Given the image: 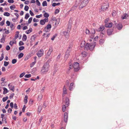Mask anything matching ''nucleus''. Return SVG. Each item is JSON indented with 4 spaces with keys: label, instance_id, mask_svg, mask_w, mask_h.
<instances>
[{
    "label": "nucleus",
    "instance_id": "a18cd8bd",
    "mask_svg": "<svg viewBox=\"0 0 129 129\" xmlns=\"http://www.w3.org/2000/svg\"><path fill=\"white\" fill-rule=\"evenodd\" d=\"M4 54L3 53H2L1 54V56L0 57V61H2L4 58Z\"/></svg>",
    "mask_w": 129,
    "mask_h": 129
},
{
    "label": "nucleus",
    "instance_id": "9d476101",
    "mask_svg": "<svg viewBox=\"0 0 129 129\" xmlns=\"http://www.w3.org/2000/svg\"><path fill=\"white\" fill-rule=\"evenodd\" d=\"M44 51L42 49L40 50L37 53V55L39 57H41L43 55Z\"/></svg>",
    "mask_w": 129,
    "mask_h": 129
},
{
    "label": "nucleus",
    "instance_id": "c85d7f7f",
    "mask_svg": "<svg viewBox=\"0 0 129 129\" xmlns=\"http://www.w3.org/2000/svg\"><path fill=\"white\" fill-rule=\"evenodd\" d=\"M27 37L26 35L23 34V41H25L27 39Z\"/></svg>",
    "mask_w": 129,
    "mask_h": 129
},
{
    "label": "nucleus",
    "instance_id": "ddd939ff",
    "mask_svg": "<svg viewBox=\"0 0 129 129\" xmlns=\"http://www.w3.org/2000/svg\"><path fill=\"white\" fill-rule=\"evenodd\" d=\"M95 33V31L94 29H91V31L90 32V37L91 39H93L94 37V35Z\"/></svg>",
    "mask_w": 129,
    "mask_h": 129
},
{
    "label": "nucleus",
    "instance_id": "39448f33",
    "mask_svg": "<svg viewBox=\"0 0 129 129\" xmlns=\"http://www.w3.org/2000/svg\"><path fill=\"white\" fill-rule=\"evenodd\" d=\"M109 5V3L107 2H106L105 3L103 4L101 8L102 10L105 11L106 10L108 9Z\"/></svg>",
    "mask_w": 129,
    "mask_h": 129
},
{
    "label": "nucleus",
    "instance_id": "052dcab7",
    "mask_svg": "<svg viewBox=\"0 0 129 129\" xmlns=\"http://www.w3.org/2000/svg\"><path fill=\"white\" fill-rule=\"evenodd\" d=\"M61 56V54H59L57 56V61L59 60L60 59Z\"/></svg>",
    "mask_w": 129,
    "mask_h": 129
},
{
    "label": "nucleus",
    "instance_id": "bf43d9fd",
    "mask_svg": "<svg viewBox=\"0 0 129 129\" xmlns=\"http://www.w3.org/2000/svg\"><path fill=\"white\" fill-rule=\"evenodd\" d=\"M36 2L37 5L39 6H40V2H39V0H36Z\"/></svg>",
    "mask_w": 129,
    "mask_h": 129
},
{
    "label": "nucleus",
    "instance_id": "c756f323",
    "mask_svg": "<svg viewBox=\"0 0 129 129\" xmlns=\"http://www.w3.org/2000/svg\"><path fill=\"white\" fill-rule=\"evenodd\" d=\"M44 17H46L45 18H48V17L49 16V15L47 13L45 12L44 14Z\"/></svg>",
    "mask_w": 129,
    "mask_h": 129
},
{
    "label": "nucleus",
    "instance_id": "393cba45",
    "mask_svg": "<svg viewBox=\"0 0 129 129\" xmlns=\"http://www.w3.org/2000/svg\"><path fill=\"white\" fill-rule=\"evenodd\" d=\"M4 90L3 94H6L8 92L7 89L5 87H4L3 88Z\"/></svg>",
    "mask_w": 129,
    "mask_h": 129
},
{
    "label": "nucleus",
    "instance_id": "a211bd4d",
    "mask_svg": "<svg viewBox=\"0 0 129 129\" xmlns=\"http://www.w3.org/2000/svg\"><path fill=\"white\" fill-rule=\"evenodd\" d=\"M128 15L126 14H124L122 16V18L123 19H126L128 17Z\"/></svg>",
    "mask_w": 129,
    "mask_h": 129
},
{
    "label": "nucleus",
    "instance_id": "338daca9",
    "mask_svg": "<svg viewBox=\"0 0 129 129\" xmlns=\"http://www.w3.org/2000/svg\"><path fill=\"white\" fill-rule=\"evenodd\" d=\"M14 95V93H12L11 94L10 96H9V98L10 99H11L12 98H13Z\"/></svg>",
    "mask_w": 129,
    "mask_h": 129
},
{
    "label": "nucleus",
    "instance_id": "3c124183",
    "mask_svg": "<svg viewBox=\"0 0 129 129\" xmlns=\"http://www.w3.org/2000/svg\"><path fill=\"white\" fill-rule=\"evenodd\" d=\"M24 48V47L23 46H20V47L19 48V50H23Z\"/></svg>",
    "mask_w": 129,
    "mask_h": 129
},
{
    "label": "nucleus",
    "instance_id": "37998d69",
    "mask_svg": "<svg viewBox=\"0 0 129 129\" xmlns=\"http://www.w3.org/2000/svg\"><path fill=\"white\" fill-rule=\"evenodd\" d=\"M29 8L27 6H25L24 9L26 11H27Z\"/></svg>",
    "mask_w": 129,
    "mask_h": 129
},
{
    "label": "nucleus",
    "instance_id": "6e6d98bb",
    "mask_svg": "<svg viewBox=\"0 0 129 129\" xmlns=\"http://www.w3.org/2000/svg\"><path fill=\"white\" fill-rule=\"evenodd\" d=\"M31 39L32 41L35 40V37L34 36H33L31 37Z\"/></svg>",
    "mask_w": 129,
    "mask_h": 129
},
{
    "label": "nucleus",
    "instance_id": "5701e85b",
    "mask_svg": "<svg viewBox=\"0 0 129 129\" xmlns=\"http://www.w3.org/2000/svg\"><path fill=\"white\" fill-rule=\"evenodd\" d=\"M28 96L27 95H25L24 99V101L25 104H26L27 102Z\"/></svg>",
    "mask_w": 129,
    "mask_h": 129
},
{
    "label": "nucleus",
    "instance_id": "20e7f679",
    "mask_svg": "<svg viewBox=\"0 0 129 129\" xmlns=\"http://www.w3.org/2000/svg\"><path fill=\"white\" fill-rule=\"evenodd\" d=\"M89 0H82L81 2L79 4V8L82 9L86 6L88 3Z\"/></svg>",
    "mask_w": 129,
    "mask_h": 129
},
{
    "label": "nucleus",
    "instance_id": "412c9836",
    "mask_svg": "<svg viewBox=\"0 0 129 129\" xmlns=\"http://www.w3.org/2000/svg\"><path fill=\"white\" fill-rule=\"evenodd\" d=\"M60 22V19L59 18H58L55 20V25L56 26Z\"/></svg>",
    "mask_w": 129,
    "mask_h": 129
},
{
    "label": "nucleus",
    "instance_id": "dca6fc26",
    "mask_svg": "<svg viewBox=\"0 0 129 129\" xmlns=\"http://www.w3.org/2000/svg\"><path fill=\"white\" fill-rule=\"evenodd\" d=\"M72 44L71 45H70L69 47L67 49L66 53L69 54L72 49Z\"/></svg>",
    "mask_w": 129,
    "mask_h": 129
},
{
    "label": "nucleus",
    "instance_id": "473e14b6",
    "mask_svg": "<svg viewBox=\"0 0 129 129\" xmlns=\"http://www.w3.org/2000/svg\"><path fill=\"white\" fill-rule=\"evenodd\" d=\"M6 117H5L3 118H2V121H3V122H4L5 124L7 122L6 121Z\"/></svg>",
    "mask_w": 129,
    "mask_h": 129
},
{
    "label": "nucleus",
    "instance_id": "79ce46f5",
    "mask_svg": "<svg viewBox=\"0 0 129 129\" xmlns=\"http://www.w3.org/2000/svg\"><path fill=\"white\" fill-rule=\"evenodd\" d=\"M15 8V6L14 5L11 6L10 7V9L12 10H13Z\"/></svg>",
    "mask_w": 129,
    "mask_h": 129
},
{
    "label": "nucleus",
    "instance_id": "6e6552de",
    "mask_svg": "<svg viewBox=\"0 0 129 129\" xmlns=\"http://www.w3.org/2000/svg\"><path fill=\"white\" fill-rule=\"evenodd\" d=\"M115 22V21H114V24L116 26V27L118 29H121L122 28V24L120 23L117 24V23H116Z\"/></svg>",
    "mask_w": 129,
    "mask_h": 129
},
{
    "label": "nucleus",
    "instance_id": "f3484780",
    "mask_svg": "<svg viewBox=\"0 0 129 129\" xmlns=\"http://www.w3.org/2000/svg\"><path fill=\"white\" fill-rule=\"evenodd\" d=\"M112 25V23H106L105 24V26L107 27H111Z\"/></svg>",
    "mask_w": 129,
    "mask_h": 129
},
{
    "label": "nucleus",
    "instance_id": "864d4df0",
    "mask_svg": "<svg viewBox=\"0 0 129 129\" xmlns=\"http://www.w3.org/2000/svg\"><path fill=\"white\" fill-rule=\"evenodd\" d=\"M25 74V73L24 72L23 73H21L19 77L20 78L22 77Z\"/></svg>",
    "mask_w": 129,
    "mask_h": 129
},
{
    "label": "nucleus",
    "instance_id": "6ab92c4d",
    "mask_svg": "<svg viewBox=\"0 0 129 129\" xmlns=\"http://www.w3.org/2000/svg\"><path fill=\"white\" fill-rule=\"evenodd\" d=\"M104 26H101L99 28L97 29V30L99 31H102L104 29Z\"/></svg>",
    "mask_w": 129,
    "mask_h": 129
},
{
    "label": "nucleus",
    "instance_id": "f03ea898",
    "mask_svg": "<svg viewBox=\"0 0 129 129\" xmlns=\"http://www.w3.org/2000/svg\"><path fill=\"white\" fill-rule=\"evenodd\" d=\"M49 67V66L48 63H46L45 64L41 70V73L43 74H46L48 71Z\"/></svg>",
    "mask_w": 129,
    "mask_h": 129
},
{
    "label": "nucleus",
    "instance_id": "58836bf2",
    "mask_svg": "<svg viewBox=\"0 0 129 129\" xmlns=\"http://www.w3.org/2000/svg\"><path fill=\"white\" fill-rule=\"evenodd\" d=\"M42 109V107L41 106H39L38 108V111L39 113L40 112Z\"/></svg>",
    "mask_w": 129,
    "mask_h": 129
},
{
    "label": "nucleus",
    "instance_id": "69168bd1",
    "mask_svg": "<svg viewBox=\"0 0 129 129\" xmlns=\"http://www.w3.org/2000/svg\"><path fill=\"white\" fill-rule=\"evenodd\" d=\"M12 110L11 109V108H9L8 109V113H11L12 111Z\"/></svg>",
    "mask_w": 129,
    "mask_h": 129
},
{
    "label": "nucleus",
    "instance_id": "7c9ffc66",
    "mask_svg": "<svg viewBox=\"0 0 129 129\" xmlns=\"http://www.w3.org/2000/svg\"><path fill=\"white\" fill-rule=\"evenodd\" d=\"M85 33H86V34L89 35L90 36V32L89 30L87 29H86V30Z\"/></svg>",
    "mask_w": 129,
    "mask_h": 129
},
{
    "label": "nucleus",
    "instance_id": "bb28decb",
    "mask_svg": "<svg viewBox=\"0 0 129 129\" xmlns=\"http://www.w3.org/2000/svg\"><path fill=\"white\" fill-rule=\"evenodd\" d=\"M19 34V31H17L16 32V34H15V36L14 37L15 40L18 37Z\"/></svg>",
    "mask_w": 129,
    "mask_h": 129
},
{
    "label": "nucleus",
    "instance_id": "7ed1b4c3",
    "mask_svg": "<svg viewBox=\"0 0 129 129\" xmlns=\"http://www.w3.org/2000/svg\"><path fill=\"white\" fill-rule=\"evenodd\" d=\"M65 104L63 105L62 107V110L63 112H64L66 110V107L68 106L69 105V100L68 98H66L64 101Z\"/></svg>",
    "mask_w": 129,
    "mask_h": 129
},
{
    "label": "nucleus",
    "instance_id": "aec40b11",
    "mask_svg": "<svg viewBox=\"0 0 129 129\" xmlns=\"http://www.w3.org/2000/svg\"><path fill=\"white\" fill-rule=\"evenodd\" d=\"M33 31L32 29L31 28H30L29 29L26 30L25 31V33L26 34H29L31 32Z\"/></svg>",
    "mask_w": 129,
    "mask_h": 129
},
{
    "label": "nucleus",
    "instance_id": "4c0bfd02",
    "mask_svg": "<svg viewBox=\"0 0 129 129\" xmlns=\"http://www.w3.org/2000/svg\"><path fill=\"white\" fill-rule=\"evenodd\" d=\"M8 98V96L4 97L3 98V102H5L7 100Z\"/></svg>",
    "mask_w": 129,
    "mask_h": 129
},
{
    "label": "nucleus",
    "instance_id": "e433bc0d",
    "mask_svg": "<svg viewBox=\"0 0 129 129\" xmlns=\"http://www.w3.org/2000/svg\"><path fill=\"white\" fill-rule=\"evenodd\" d=\"M4 15L5 16H9L10 15V14L8 12H5L4 13Z\"/></svg>",
    "mask_w": 129,
    "mask_h": 129
},
{
    "label": "nucleus",
    "instance_id": "8fccbe9b",
    "mask_svg": "<svg viewBox=\"0 0 129 129\" xmlns=\"http://www.w3.org/2000/svg\"><path fill=\"white\" fill-rule=\"evenodd\" d=\"M69 55V53H66V54L65 55V58L66 59H67Z\"/></svg>",
    "mask_w": 129,
    "mask_h": 129
},
{
    "label": "nucleus",
    "instance_id": "cd10ccee",
    "mask_svg": "<svg viewBox=\"0 0 129 129\" xmlns=\"http://www.w3.org/2000/svg\"><path fill=\"white\" fill-rule=\"evenodd\" d=\"M42 98V94H40L38 96V100L40 101L41 100Z\"/></svg>",
    "mask_w": 129,
    "mask_h": 129
},
{
    "label": "nucleus",
    "instance_id": "de8ad7c7",
    "mask_svg": "<svg viewBox=\"0 0 129 129\" xmlns=\"http://www.w3.org/2000/svg\"><path fill=\"white\" fill-rule=\"evenodd\" d=\"M33 19L32 17H30L28 19V24L31 23Z\"/></svg>",
    "mask_w": 129,
    "mask_h": 129
},
{
    "label": "nucleus",
    "instance_id": "774afa93",
    "mask_svg": "<svg viewBox=\"0 0 129 129\" xmlns=\"http://www.w3.org/2000/svg\"><path fill=\"white\" fill-rule=\"evenodd\" d=\"M59 12V10L58 9H56L55 10V13L56 14L58 13Z\"/></svg>",
    "mask_w": 129,
    "mask_h": 129
},
{
    "label": "nucleus",
    "instance_id": "e2e57ef3",
    "mask_svg": "<svg viewBox=\"0 0 129 129\" xmlns=\"http://www.w3.org/2000/svg\"><path fill=\"white\" fill-rule=\"evenodd\" d=\"M10 49V47L9 45L7 46L6 47V49L8 51Z\"/></svg>",
    "mask_w": 129,
    "mask_h": 129
},
{
    "label": "nucleus",
    "instance_id": "b1692460",
    "mask_svg": "<svg viewBox=\"0 0 129 129\" xmlns=\"http://www.w3.org/2000/svg\"><path fill=\"white\" fill-rule=\"evenodd\" d=\"M107 31L108 35H110L112 34V29H109L107 30Z\"/></svg>",
    "mask_w": 129,
    "mask_h": 129
},
{
    "label": "nucleus",
    "instance_id": "ea45409f",
    "mask_svg": "<svg viewBox=\"0 0 129 129\" xmlns=\"http://www.w3.org/2000/svg\"><path fill=\"white\" fill-rule=\"evenodd\" d=\"M60 4V3H54L52 4V6L53 7H55L56 6L59 5Z\"/></svg>",
    "mask_w": 129,
    "mask_h": 129
},
{
    "label": "nucleus",
    "instance_id": "5fc2aeb1",
    "mask_svg": "<svg viewBox=\"0 0 129 129\" xmlns=\"http://www.w3.org/2000/svg\"><path fill=\"white\" fill-rule=\"evenodd\" d=\"M104 42V40L103 39H101L99 41L100 43L101 44H102Z\"/></svg>",
    "mask_w": 129,
    "mask_h": 129
},
{
    "label": "nucleus",
    "instance_id": "c03bdc74",
    "mask_svg": "<svg viewBox=\"0 0 129 129\" xmlns=\"http://www.w3.org/2000/svg\"><path fill=\"white\" fill-rule=\"evenodd\" d=\"M17 60L16 59H13L12 60V64H14L15 63L17 62Z\"/></svg>",
    "mask_w": 129,
    "mask_h": 129
},
{
    "label": "nucleus",
    "instance_id": "2f4dec72",
    "mask_svg": "<svg viewBox=\"0 0 129 129\" xmlns=\"http://www.w3.org/2000/svg\"><path fill=\"white\" fill-rule=\"evenodd\" d=\"M8 86L9 87V88L11 90L13 91H14V86H11L9 84L8 85Z\"/></svg>",
    "mask_w": 129,
    "mask_h": 129
},
{
    "label": "nucleus",
    "instance_id": "0e129e2a",
    "mask_svg": "<svg viewBox=\"0 0 129 129\" xmlns=\"http://www.w3.org/2000/svg\"><path fill=\"white\" fill-rule=\"evenodd\" d=\"M6 23L8 26H9L10 25V23L9 21H6Z\"/></svg>",
    "mask_w": 129,
    "mask_h": 129
},
{
    "label": "nucleus",
    "instance_id": "49530a36",
    "mask_svg": "<svg viewBox=\"0 0 129 129\" xmlns=\"http://www.w3.org/2000/svg\"><path fill=\"white\" fill-rule=\"evenodd\" d=\"M31 77V75L30 74H26L24 76V77L26 78H29Z\"/></svg>",
    "mask_w": 129,
    "mask_h": 129
},
{
    "label": "nucleus",
    "instance_id": "1a4fd4ad",
    "mask_svg": "<svg viewBox=\"0 0 129 129\" xmlns=\"http://www.w3.org/2000/svg\"><path fill=\"white\" fill-rule=\"evenodd\" d=\"M67 93V89L65 87V86L64 85L63 89V93L62 96L63 97H63L65 96V95Z\"/></svg>",
    "mask_w": 129,
    "mask_h": 129
},
{
    "label": "nucleus",
    "instance_id": "c9c22d12",
    "mask_svg": "<svg viewBox=\"0 0 129 129\" xmlns=\"http://www.w3.org/2000/svg\"><path fill=\"white\" fill-rule=\"evenodd\" d=\"M23 55V54L22 53H20L18 56L19 58H22Z\"/></svg>",
    "mask_w": 129,
    "mask_h": 129
},
{
    "label": "nucleus",
    "instance_id": "9b49d317",
    "mask_svg": "<svg viewBox=\"0 0 129 129\" xmlns=\"http://www.w3.org/2000/svg\"><path fill=\"white\" fill-rule=\"evenodd\" d=\"M53 51V49L52 47L49 48L48 52L46 55V57L48 58L50 56L51 54V53Z\"/></svg>",
    "mask_w": 129,
    "mask_h": 129
},
{
    "label": "nucleus",
    "instance_id": "680f3d73",
    "mask_svg": "<svg viewBox=\"0 0 129 129\" xmlns=\"http://www.w3.org/2000/svg\"><path fill=\"white\" fill-rule=\"evenodd\" d=\"M5 41L4 38V37L2 38L1 39V43H4Z\"/></svg>",
    "mask_w": 129,
    "mask_h": 129
},
{
    "label": "nucleus",
    "instance_id": "a19ab883",
    "mask_svg": "<svg viewBox=\"0 0 129 129\" xmlns=\"http://www.w3.org/2000/svg\"><path fill=\"white\" fill-rule=\"evenodd\" d=\"M29 15L28 13H27L26 14L25 18L27 19L29 17Z\"/></svg>",
    "mask_w": 129,
    "mask_h": 129
},
{
    "label": "nucleus",
    "instance_id": "72a5a7b5",
    "mask_svg": "<svg viewBox=\"0 0 129 129\" xmlns=\"http://www.w3.org/2000/svg\"><path fill=\"white\" fill-rule=\"evenodd\" d=\"M42 6H47V3L46 1H44L42 3Z\"/></svg>",
    "mask_w": 129,
    "mask_h": 129
},
{
    "label": "nucleus",
    "instance_id": "4468645a",
    "mask_svg": "<svg viewBox=\"0 0 129 129\" xmlns=\"http://www.w3.org/2000/svg\"><path fill=\"white\" fill-rule=\"evenodd\" d=\"M62 33L66 38L68 39L69 37V32L66 31H63Z\"/></svg>",
    "mask_w": 129,
    "mask_h": 129
},
{
    "label": "nucleus",
    "instance_id": "2eb2a0df",
    "mask_svg": "<svg viewBox=\"0 0 129 129\" xmlns=\"http://www.w3.org/2000/svg\"><path fill=\"white\" fill-rule=\"evenodd\" d=\"M64 121L65 122H67L68 119V114L66 113H65L64 115Z\"/></svg>",
    "mask_w": 129,
    "mask_h": 129
},
{
    "label": "nucleus",
    "instance_id": "4be33fe9",
    "mask_svg": "<svg viewBox=\"0 0 129 129\" xmlns=\"http://www.w3.org/2000/svg\"><path fill=\"white\" fill-rule=\"evenodd\" d=\"M74 83H72L70 84L69 87V89L70 90H71L73 89V87H74Z\"/></svg>",
    "mask_w": 129,
    "mask_h": 129
},
{
    "label": "nucleus",
    "instance_id": "f257e3e1",
    "mask_svg": "<svg viewBox=\"0 0 129 129\" xmlns=\"http://www.w3.org/2000/svg\"><path fill=\"white\" fill-rule=\"evenodd\" d=\"M96 45V44L95 42L91 44L87 43L85 46V49L87 50L89 49L91 50H92L94 48Z\"/></svg>",
    "mask_w": 129,
    "mask_h": 129
},
{
    "label": "nucleus",
    "instance_id": "0eeeda50",
    "mask_svg": "<svg viewBox=\"0 0 129 129\" xmlns=\"http://www.w3.org/2000/svg\"><path fill=\"white\" fill-rule=\"evenodd\" d=\"M51 28V25L50 24H48L44 28V31L46 32H49Z\"/></svg>",
    "mask_w": 129,
    "mask_h": 129
},
{
    "label": "nucleus",
    "instance_id": "4d7b16f0",
    "mask_svg": "<svg viewBox=\"0 0 129 129\" xmlns=\"http://www.w3.org/2000/svg\"><path fill=\"white\" fill-rule=\"evenodd\" d=\"M112 15L114 17L116 15V12L115 11H113V12L112 13Z\"/></svg>",
    "mask_w": 129,
    "mask_h": 129
},
{
    "label": "nucleus",
    "instance_id": "f704fd0d",
    "mask_svg": "<svg viewBox=\"0 0 129 129\" xmlns=\"http://www.w3.org/2000/svg\"><path fill=\"white\" fill-rule=\"evenodd\" d=\"M82 55L83 57H85L87 55V53L85 52H83L82 53Z\"/></svg>",
    "mask_w": 129,
    "mask_h": 129
},
{
    "label": "nucleus",
    "instance_id": "09e8293b",
    "mask_svg": "<svg viewBox=\"0 0 129 129\" xmlns=\"http://www.w3.org/2000/svg\"><path fill=\"white\" fill-rule=\"evenodd\" d=\"M36 62L35 61H34V62L31 63L30 64V67H33V66L35 64V63H36Z\"/></svg>",
    "mask_w": 129,
    "mask_h": 129
},
{
    "label": "nucleus",
    "instance_id": "f8f14e48",
    "mask_svg": "<svg viewBox=\"0 0 129 129\" xmlns=\"http://www.w3.org/2000/svg\"><path fill=\"white\" fill-rule=\"evenodd\" d=\"M48 18H45L44 19L40 20V24L41 25H44L45 22H48Z\"/></svg>",
    "mask_w": 129,
    "mask_h": 129
},
{
    "label": "nucleus",
    "instance_id": "423d86ee",
    "mask_svg": "<svg viewBox=\"0 0 129 129\" xmlns=\"http://www.w3.org/2000/svg\"><path fill=\"white\" fill-rule=\"evenodd\" d=\"M73 67L75 71H78L80 69L79 63L77 62H74L73 64Z\"/></svg>",
    "mask_w": 129,
    "mask_h": 129
},
{
    "label": "nucleus",
    "instance_id": "13d9d810",
    "mask_svg": "<svg viewBox=\"0 0 129 129\" xmlns=\"http://www.w3.org/2000/svg\"><path fill=\"white\" fill-rule=\"evenodd\" d=\"M24 45V43L22 41H20L19 42V45L20 46H21L23 45Z\"/></svg>",
    "mask_w": 129,
    "mask_h": 129
},
{
    "label": "nucleus",
    "instance_id": "a878e982",
    "mask_svg": "<svg viewBox=\"0 0 129 129\" xmlns=\"http://www.w3.org/2000/svg\"><path fill=\"white\" fill-rule=\"evenodd\" d=\"M16 43V41L15 40L13 41H10L9 44L10 45H11V46H13V44H14Z\"/></svg>",
    "mask_w": 129,
    "mask_h": 129
},
{
    "label": "nucleus",
    "instance_id": "603ef678",
    "mask_svg": "<svg viewBox=\"0 0 129 129\" xmlns=\"http://www.w3.org/2000/svg\"><path fill=\"white\" fill-rule=\"evenodd\" d=\"M9 64V63L8 62H6V61H5L4 62V66H7Z\"/></svg>",
    "mask_w": 129,
    "mask_h": 129
}]
</instances>
